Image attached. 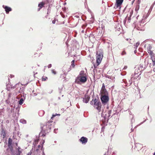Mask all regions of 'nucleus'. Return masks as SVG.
<instances>
[{"label": "nucleus", "instance_id": "27", "mask_svg": "<svg viewBox=\"0 0 155 155\" xmlns=\"http://www.w3.org/2000/svg\"><path fill=\"white\" fill-rule=\"evenodd\" d=\"M151 46L150 45H149L148 47H147V51H150V50H151Z\"/></svg>", "mask_w": 155, "mask_h": 155}, {"label": "nucleus", "instance_id": "35", "mask_svg": "<svg viewBox=\"0 0 155 155\" xmlns=\"http://www.w3.org/2000/svg\"><path fill=\"white\" fill-rule=\"evenodd\" d=\"M51 72L52 73L54 74H56V72L54 70H52Z\"/></svg>", "mask_w": 155, "mask_h": 155}, {"label": "nucleus", "instance_id": "6", "mask_svg": "<svg viewBox=\"0 0 155 155\" xmlns=\"http://www.w3.org/2000/svg\"><path fill=\"white\" fill-rule=\"evenodd\" d=\"M52 121H48V122L46 123V125L44 126V127H46L47 128L46 130L48 132H49L51 129L54 127L51 124V123H52Z\"/></svg>", "mask_w": 155, "mask_h": 155}, {"label": "nucleus", "instance_id": "44", "mask_svg": "<svg viewBox=\"0 0 155 155\" xmlns=\"http://www.w3.org/2000/svg\"><path fill=\"white\" fill-rule=\"evenodd\" d=\"M52 66V65L51 64H49L48 66V68H51Z\"/></svg>", "mask_w": 155, "mask_h": 155}, {"label": "nucleus", "instance_id": "4", "mask_svg": "<svg viewBox=\"0 0 155 155\" xmlns=\"http://www.w3.org/2000/svg\"><path fill=\"white\" fill-rule=\"evenodd\" d=\"M103 57L102 51L101 49L97 50L96 52V63L97 65L101 63Z\"/></svg>", "mask_w": 155, "mask_h": 155}, {"label": "nucleus", "instance_id": "63", "mask_svg": "<svg viewBox=\"0 0 155 155\" xmlns=\"http://www.w3.org/2000/svg\"><path fill=\"white\" fill-rule=\"evenodd\" d=\"M85 26H85L84 25H83V26H82V28H83V27H85Z\"/></svg>", "mask_w": 155, "mask_h": 155}, {"label": "nucleus", "instance_id": "46", "mask_svg": "<svg viewBox=\"0 0 155 155\" xmlns=\"http://www.w3.org/2000/svg\"><path fill=\"white\" fill-rule=\"evenodd\" d=\"M112 111L111 110H109L108 111L107 113L109 114H111Z\"/></svg>", "mask_w": 155, "mask_h": 155}, {"label": "nucleus", "instance_id": "40", "mask_svg": "<svg viewBox=\"0 0 155 155\" xmlns=\"http://www.w3.org/2000/svg\"><path fill=\"white\" fill-rule=\"evenodd\" d=\"M84 72V71H81L80 73V74H79V75H80L81 76V75L82 74H83V73Z\"/></svg>", "mask_w": 155, "mask_h": 155}, {"label": "nucleus", "instance_id": "2", "mask_svg": "<svg viewBox=\"0 0 155 155\" xmlns=\"http://www.w3.org/2000/svg\"><path fill=\"white\" fill-rule=\"evenodd\" d=\"M87 81V78L86 76L78 75L76 78L75 83L81 84L84 83Z\"/></svg>", "mask_w": 155, "mask_h": 155}, {"label": "nucleus", "instance_id": "37", "mask_svg": "<svg viewBox=\"0 0 155 155\" xmlns=\"http://www.w3.org/2000/svg\"><path fill=\"white\" fill-rule=\"evenodd\" d=\"M153 62V66H155V59H153V60H152Z\"/></svg>", "mask_w": 155, "mask_h": 155}, {"label": "nucleus", "instance_id": "22", "mask_svg": "<svg viewBox=\"0 0 155 155\" xmlns=\"http://www.w3.org/2000/svg\"><path fill=\"white\" fill-rule=\"evenodd\" d=\"M150 56L152 60H153V59L155 60V54H154V53H152V54H151Z\"/></svg>", "mask_w": 155, "mask_h": 155}, {"label": "nucleus", "instance_id": "57", "mask_svg": "<svg viewBox=\"0 0 155 155\" xmlns=\"http://www.w3.org/2000/svg\"><path fill=\"white\" fill-rule=\"evenodd\" d=\"M153 5H152V6H151V7H150V9H151L152 10V8H153Z\"/></svg>", "mask_w": 155, "mask_h": 155}, {"label": "nucleus", "instance_id": "59", "mask_svg": "<svg viewBox=\"0 0 155 155\" xmlns=\"http://www.w3.org/2000/svg\"><path fill=\"white\" fill-rule=\"evenodd\" d=\"M37 95V94L36 93H35L34 94V96H36Z\"/></svg>", "mask_w": 155, "mask_h": 155}, {"label": "nucleus", "instance_id": "38", "mask_svg": "<svg viewBox=\"0 0 155 155\" xmlns=\"http://www.w3.org/2000/svg\"><path fill=\"white\" fill-rule=\"evenodd\" d=\"M126 54V52L124 51H123L121 53L122 55H124Z\"/></svg>", "mask_w": 155, "mask_h": 155}, {"label": "nucleus", "instance_id": "15", "mask_svg": "<svg viewBox=\"0 0 155 155\" xmlns=\"http://www.w3.org/2000/svg\"><path fill=\"white\" fill-rule=\"evenodd\" d=\"M39 135L42 137H44L45 136V130L43 129V127H41V130L39 134Z\"/></svg>", "mask_w": 155, "mask_h": 155}, {"label": "nucleus", "instance_id": "34", "mask_svg": "<svg viewBox=\"0 0 155 155\" xmlns=\"http://www.w3.org/2000/svg\"><path fill=\"white\" fill-rule=\"evenodd\" d=\"M137 95L138 96H139V97L138 98H137V99H138L139 98H141V97H140V92L139 91V93H138V94H137Z\"/></svg>", "mask_w": 155, "mask_h": 155}, {"label": "nucleus", "instance_id": "53", "mask_svg": "<svg viewBox=\"0 0 155 155\" xmlns=\"http://www.w3.org/2000/svg\"><path fill=\"white\" fill-rule=\"evenodd\" d=\"M46 80V79L45 78H42V81H45Z\"/></svg>", "mask_w": 155, "mask_h": 155}, {"label": "nucleus", "instance_id": "13", "mask_svg": "<svg viewBox=\"0 0 155 155\" xmlns=\"http://www.w3.org/2000/svg\"><path fill=\"white\" fill-rule=\"evenodd\" d=\"M45 5V3L43 2H41L38 5V6L39 8H38V11H39Z\"/></svg>", "mask_w": 155, "mask_h": 155}, {"label": "nucleus", "instance_id": "51", "mask_svg": "<svg viewBox=\"0 0 155 155\" xmlns=\"http://www.w3.org/2000/svg\"><path fill=\"white\" fill-rule=\"evenodd\" d=\"M117 30L118 31H119L120 30H121V28H120V27H119V28H117Z\"/></svg>", "mask_w": 155, "mask_h": 155}, {"label": "nucleus", "instance_id": "31", "mask_svg": "<svg viewBox=\"0 0 155 155\" xmlns=\"http://www.w3.org/2000/svg\"><path fill=\"white\" fill-rule=\"evenodd\" d=\"M140 44V43L139 42H137L136 43V45H134L135 47H136V48H137L138 46Z\"/></svg>", "mask_w": 155, "mask_h": 155}, {"label": "nucleus", "instance_id": "54", "mask_svg": "<svg viewBox=\"0 0 155 155\" xmlns=\"http://www.w3.org/2000/svg\"><path fill=\"white\" fill-rule=\"evenodd\" d=\"M42 155H45L44 152V149L42 150Z\"/></svg>", "mask_w": 155, "mask_h": 155}, {"label": "nucleus", "instance_id": "47", "mask_svg": "<svg viewBox=\"0 0 155 155\" xmlns=\"http://www.w3.org/2000/svg\"><path fill=\"white\" fill-rule=\"evenodd\" d=\"M131 18L130 17L128 18V22H130V21Z\"/></svg>", "mask_w": 155, "mask_h": 155}, {"label": "nucleus", "instance_id": "12", "mask_svg": "<svg viewBox=\"0 0 155 155\" xmlns=\"http://www.w3.org/2000/svg\"><path fill=\"white\" fill-rule=\"evenodd\" d=\"M137 73V74L133 77L134 80H135V81L136 80L138 81L140 78V77L139 76V75H140V73L139 74H138V73Z\"/></svg>", "mask_w": 155, "mask_h": 155}, {"label": "nucleus", "instance_id": "11", "mask_svg": "<svg viewBox=\"0 0 155 155\" xmlns=\"http://www.w3.org/2000/svg\"><path fill=\"white\" fill-rule=\"evenodd\" d=\"M137 74V73H136V72H135V73H134V74H132L131 77L129 81V83L128 84H129V85H130L133 82H134L135 80H134V78H133V77L136 75Z\"/></svg>", "mask_w": 155, "mask_h": 155}, {"label": "nucleus", "instance_id": "36", "mask_svg": "<svg viewBox=\"0 0 155 155\" xmlns=\"http://www.w3.org/2000/svg\"><path fill=\"white\" fill-rule=\"evenodd\" d=\"M58 130V129H54V132L55 133H57V131Z\"/></svg>", "mask_w": 155, "mask_h": 155}, {"label": "nucleus", "instance_id": "3", "mask_svg": "<svg viewBox=\"0 0 155 155\" xmlns=\"http://www.w3.org/2000/svg\"><path fill=\"white\" fill-rule=\"evenodd\" d=\"M101 116L103 118L101 120V122H102V124L104 125H107V124L108 122L109 118L112 117V116H111V114H109L108 113L105 114V115H104L103 114H102Z\"/></svg>", "mask_w": 155, "mask_h": 155}, {"label": "nucleus", "instance_id": "61", "mask_svg": "<svg viewBox=\"0 0 155 155\" xmlns=\"http://www.w3.org/2000/svg\"><path fill=\"white\" fill-rule=\"evenodd\" d=\"M38 149H36L35 150V151H37V152H38Z\"/></svg>", "mask_w": 155, "mask_h": 155}, {"label": "nucleus", "instance_id": "49", "mask_svg": "<svg viewBox=\"0 0 155 155\" xmlns=\"http://www.w3.org/2000/svg\"><path fill=\"white\" fill-rule=\"evenodd\" d=\"M52 23L53 24H54L55 23V20H53L52 21Z\"/></svg>", "mask_w": 155, "mask_h": 155}, {"label": "nucleus", "instance_id": "7", "mask_svg": "<svg viewBox=\"0 0 155 155\" xmlns=\"http://www.w3.org/2000/svg\"><path fill=\"white\" fill-rule=\"evenodd\" d=\"M124 0H116L115 7L116 8L120 9L121 8L120 5H122Z\"/></svg>", "mask_w": 155, "mask_h": 155}, {"label": "nucleus", "instance_id": "28", "mask_svg": "<svg viewBox=\"0 0 155 155\" xmlns=\"http://www.w3.org/2000/svg\"><path fill=\"white\" fill-rule=\"evenodd\" d=\"M17 149H18V154H19V155H20V154L21 153V151L20 150L21 149V148L20 147H18Z\"/></svg>", "mask_w": 155, "mask_h": 155}, {"label": "nucleus", "instance_id": "56", "mask_svg": "<svg viewBox=\"0 0 155 155\" xmlns=\"http://www.w3.org/2000/svg\"><path fill=\"white\" fill-rule=\"evenodd\" d=\"M19 85V84H16L15 85V88L17 87H18V86Z\"/></svg>", "mask_w": 155, "mask_h": 155}, {"label": "nucleus", "instance_id": "32", "mask_svg": "<svg viewBox=\"0 0 155 155\" xmlns=\"http://www.w3.org/2000/svg\"><path fill=\"white\" fill-rule=\"evenodd\" d=\"M94 37V36L92 33H91L90 34L89 36V38H93Z\"/></svg>", "mask_w": 155, "mask_h": 155}, {"label": "nucleus", "instance_id": "25", "mask_svg": "<svg viewBox=\"0 0 155 155\" xmlns=\"http://www.w3.org/2000/svg\"><path fill=\"white\" fill-rule=\"evenodd\" d=\"M71 66L73 68H74V66H75V65H74V60H72V61H71Z\"/></svg>", "mask_w": 155, "mask_h": 155}, {"label": "nucleus", "instance_id": "9", "mask_svg": "<svg viewBox=\"0 0 155 155\" xmlns=\"http://www.w3.org/2000/svg\"><path fill=\"white\" fill-rule=\"evenodd\" d=\"M83 101L86 103H87L90 99V97L88 95H85L84 97H83Z\"/></svg>", "mask_w": 155, "mask_h": 155}, {"label": "nucleus", "instance_id": "18", "mask_svg": "<svg viewBox=\"0 0 155 155\" xmlns=\"http://www.w3.org/2000/svg\"><path fill=\"white\" fill-rule=\"evenodd\" d=\"M45 113V111L44 110H41L39 111L38 114L39 116L41 117L44 115Z\"/></svg>", "mask_w": 155, "mask_h": 155}, {"label": "nucleus", "instance_id": "26", "mask_svg": "<svg viewBox=\"0 0 155 155\" xmlns=\"http://www.w3.org/2000/svg\"><path fill=\"white\" fill-rule=\"evenodd\" d=\"M26 94L24 93V92L23 93V95H21V97H22L21 98H25V97H26Z\"/></svg>", "mask_w": 155, "mask_h": 155}, {"label": "nucleus", "instance_id": "58", "mask_svg": "<svg viewBox=\"0 0 155 155\" xmlns=\"http://www.w3.org/2000/svg\"><path fill=\"white\" fill-rule=\"evenodd\" d=\"M10 76H11V78H13V77H14V75H10Z\"/></svg>", "mask_w": 155, "mask_h": 155}, {"label": "nucleus", "instance_id": "41", "mask_svg": "<svg viewBox=\"0 0 155 155\" xmlns=\"http://www.w3.org/2000/svg\"><path fill=\"white\" fill-rule=\"evenodd\" d=\"M105 89V86H104V84H102V89Z\"/></svg>", "mask_w": 155, "mask_h": 155}, {"label": "nucleus", "instance_id": "17", "mask_svg": "<svg viewBox=\"0 0 155 155\" xmlns=\"http://www.w3.org/2000/svg\"><path fill=\"white\" fill-rule=\"evenodd\" d=\"M24 91V89L22 86H20L19 88V90L18 91V93H23Z\"/></svg>", "mask_w": 155, "mask_h": 155}, {"label": "nucleus", "instance_id": "39", "mask_svg": "<svg viewBox=\"0 0 155 155\" xmlns=\"http://www.w3.org/2000/svg\"><path fill=\"white\" fill-rule=\"evenodd\" d=\"M74 18H76L77 19H78V20H79V17L78 15H76L74 16Z\"/></svg>", "mask_w": 155, "mask_h": 155}, {"label": "nucleus", "instance_id": "21", "mask_svg": "<svg viewBox=\"0 0 155 155\" xmlns=\"http://www.w3.org/2000/svg\"><path fill=\"white\" fill-rule=\"evenodd\" d=\"M1 135L3 136V138H4L5 136V132L4 130H3L1 133Z\"/></svg>", "mask_w": 155, "mask_h": 155}, {"label": "nucleus", "instance_id": "16", "mask_svg": "<svg viewBox=\"0 0 155 155\" xmlns=\"http://www.w3.org/2000/svg\"><path fill=\"white\" fill-rule=\"evenodd\" d=\"M146 67L147 66L145 64L143 65V64H140V68H141V71H143L145 69Z\"/></svg>", "mask_w": 155, "mask_h": 155}, {"label": "nucleus", "instance_id": "43", "mask_svg": "<svg viewBox=\"0 0 155 155\" xmlns=\"http://www.w3.org/2000/svg\"><path fill=\"white\" fill-rule=\"evenodd\" d=\"M45 142V140H43V142L42 143V147H41V150H42V149H43V145L44 143Z\"/></svg>", "mask_w": 155, "mask_h": 155}, {"label": "nucleus", "instance_id": "19", "mask_svg": "<svg viewBox=\"0 0 155 155\" xmlns=\"http://www.w3.org/2000/svg\"><path fill=\"white\" fill-rule=\"evenodd\" d=\"M25 100V98H21L18 101V104L20 105H21L24 102V100Z\"/></svg>", "mask_w": 155, "mask_h": 155}, {"label": "nucleus", "instance_id": "45", "mask_svg": "<svg viewBox=\"0 0 155 155\" xmlns=\"http://www.w3.org/2000/svg\"><path fill=\"white\" fill-rule=\"evenodd\" d=\"M98 65H97V64H94V66L95 68H96L97 66H98Z\"/></svg>", "mask_w": 155, "mask_h": 155}, {"label": "nucleus", "instance_id": "62", "mask_svg": "<svg viewBox=\"0 0 155 155\" xmlns=\"http://www.w3.org/2000/svg\"><path fill=\"white\" fill-rule=\"evenodd\" d=\"M155 4V1L154 2H153V5H153V6Z\"/></svg>", "mask_w": 155, "mask_h": 155}, {"label": "nucleus", "instance_id": "20", "mask_svg": "<svg viewBox=\"0 0 155 155\" xmlns=\"http://www.w3.org/2000/svg\"><path fill=\"white\" fill-rule=\"evenodd\" d=\"M20 123L23 124H25L26 123V121L24 119H21V120H20Z\"/></svg>", "mask_w": 155, "mask_h": 155}, {"label": "nucleus", "instance_id": "8", "mask_svg": "<svg viewBox=\"0 0 155 155\" xmlns=\"http://www.w3.org/2000/svg\"><path fill=\"white\" fill-rule=\"evenodd\" d=\"M79 140L82 144H85L87 142L88 139L86 137H82Z\"/></svg>", "mask_w": 155, "mask_h": 155}, {"label": "nucleus", "instance_id": "24", "mask_svg": "<svg viewBox=\"0 0 155 155\" xmlns=\"http://www.w3.org/2000/svg\"><path fill=\"white\" fill-rule=\"evenodd\" d=\"M60 114H53L52 116V117H51V119L53 120V118L55 117L57 115L60 116Z\"/></svg>", "mask_w": 155, "mask_h": 155}, {"label": "nucleus", "instance_id": "50", "mask_svg": "<svg viewBox=\"0 0 155 155\" xmlns=\"http://www.w3.org/2000/svg\"><path fill=\"white\" fill-rule=\"evenodd\" d=\"M127 68V66H125L124 67V68H123V70H125Z\"/></svg>", "mask_w": 155, "mask_h": 155}, {"label": "nucleus", "instance_id": "10", "mask_svg": "<svg viewBox=\"0 0 155 155\" xmlns=\"http://www.w3.org/2000/svg\"><path fill=\"white\" fill-rule=\"evenodd\" d=\"M2 7L5 9V11L6 14H8L10 11L12 10V9L11 8L7 6L3 5Z\"/></svg>", "mask_w": 155, "mask_h": 155}, {"label": "nucleus", "instance_id": "5", "mask_svg": "<svg viewBox=\"0 0 155 155\" xmlns=\"http://www.w3.org/2000/svg\"><path fill=\"white\" fill-rule=\"evenodd\" d=\"M100 99L102 104L104 105L106 104L109 100L108 96L107 95H101Z\"/></svg>", "mask_w": 155, "mask_h": 155}, {"label": "nucleus", "instance_id": "30", "mask_svg": "<svg viewBox=\"0 0 155 155\" xmlns=\"http://www.w3.org/2000/svg\"><path fill=\"white\" fill-rule=\"evenodd\" d=\"M140 69L138 67V68H137L136 70H135V72H136V73H138V74H139V72L140 71Z\"/></svg>", "mask_w": 155, "mask_h": 155}, {"label": "nucleus", "instance_id": "60", "mask_svg": "<svg viewBox=\"0 0 155 155\" xmlns=\"http://www.w3.org/2000/svg\"><path fill=\"white\" fill-rule=\"evenodd\" d=\"M133 120H134H134L133 119V118H132L131 121L132 123Z\"/></svg>", "mask_w": 155, "mask_h": 155}, {"label": "nucleus", "instance_id": "42", "mask_svg": "<svg viewBox=\"0 0 155 155\" xmlns=\"http://www.w3.org/2000/svg\"><path fill=\"white\" fill-rule=\"evenodd\" d=\"M131 41H134V40L130 39V41H129V42L130 44H133V43Z\"/></svg>", "mask_w": 155, "mask_h": 155}, {"label": "nucleus", "instance_id": "48", "mask_svg": "<svg viewBox=\"0 0 155 155\" xmlns=\"http://www.w3.org/2000/svg\"><path fill=\"white\" fill-rule=\"evenodd\" d=\"M104 129V127L103 126L101 128V131H103Z\"/></svg>", "mask_w": 155, "mask_h": 155}, {"label": "nucleus", "instance_id": "23", "mask_svg": "<svg viewBox=\"0 0 155 155\" xmlns=\"http://www.w3.org/2000/svg\"><path fill=\"white\" fill-rule=\"evenodd\" d=\"M12 144V140L10 138H9L8 141V147H9V146L11 145Z\"/></svg>", "mask_w": 155, "mask_h": 155}, {"label": "nucleus", "instance_id": "1", "mask_svg": "<svg viewBox=\"0 0 155 155\" xmlns=\"http://www.w3.org/2000/svg\"><path fill=\"white\" fill-rule=\"evenodd\" d=\"M90 104L93 105L94 107L98 110L99 112L101 111L102 105L99 99L93 98L90 102Z\"/></svg>", "mask_w": 155, "mask_h": 155}, {"label": "nucleus", "instance_id": "52", "mask_svg": "<svg viewBox=\"0 0 155 155\" xmlns=\"http://www.w3.org/2000/svg\"><path fill=\"white\" fill-rule=\"evenodd\" d=\"M146 120H144V121H143V122H141V123L140 124V125H141V124H143L144 122H145Z\"/></svg>", "mask_w": 155, "mask_h": 155}, {"label": "nucleus", "instance_id": "55", "mask_svg": "<svg viewBox=\"0 0 155 155\" xmlns=\"http://www.w3.org/2000/svg\"><path fill=\"white\" fill-rule=\"evenodd\" d=\"M31 152L28 153L27 155H31Z\"/></svg>", "mask_w": 155, "mask_h": 155}, {"label": "nucleus", "instance_id": "29", "mask_svg": "<svg viewBox=\"0 0 155 155\" xmlns=\"http://www.w3.org/2000/svg\"><path fill=\"white\" fill-rule=\"evenodd\" d=\"M63 87H59V92L60 94H61V91H62Z\"/></svg>", "mask_w": 155, "mask_h": 155}, {"label": "nucleus", "instance_id": "33", "mask_svg": "<svg viewBox=\"0 0 155 155\" xmlns=\"http://www.w3.org/2000/svg\"><path fill=\"white\" fill-rule=\"evenodd\" d=\"M148 53L151 55L152 53H153L152 51L150 50V51H147Z\"/></svg>", "mask_w": 155, "mask_h": 155}, {"label": "nucleus", "instance_id": "14", "mask_svg": "<svg viewBox=\"0 0 155 155\" xmlns=\"http://www.w3.org/2000/svg\"><path fill=\"white\" fill-rule=\"evenodd\" d=\"M101 95H108V93L106 89H102L101 92Z\"/></svg>", "mask_w": 155, "mask_h": 155}, {"label": "nucleus", "instance_id": "64", "mask_svg": "<svg viewBox=\"0 0 155 155\" xmlns=\"http://www.w3.org/2000/svg\"><path fill=\"white\" fill-rule=\"evenodd\" d=\"M40 147H41V146H40V145H38V148H40Z\"/></svg>", "mask_w": 155, "mask_h": 155}]
</instances>
